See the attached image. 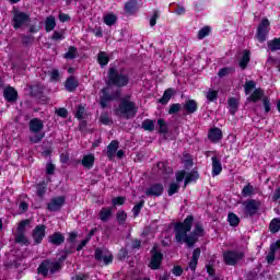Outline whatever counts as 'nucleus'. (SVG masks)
<instances>
[{
    "mask_svg": "<svg viewBox=\"0 0 280 280\" xmlns=\"http://www.w3.org/2000/svg\"><path fill=\"white\" fill-rule=\"evenodd\" d=\"M194 214L187 215L183 222L174 223V233L177 244H186L188 248H194L198 244V237L194 234H187L191 232L194 226Z\"/></svg>",
    "mask_w": 280,
    "mask_h": 280,
    "instance_id": "1",
    "label": "nucleus"
},
{
    "mask_svg": "<svg viewBox=\"0 0 280 280\" xmlns=\"http://www.w3.org/2000/svg\"><path fill=\"white\" fill-rule=\"evenodd\" d=\"M139 107H137V103L132 101V94H126L120 98L117 108L114 109V113L117 117H121L122 119H135L137 117V113Z\"/></svg>",
    "mask_w": 280,
    "mask_h": 280,
    "instance_id": "2",
    "label": "nucleus"
},
{
    "mask_svg": "<svg viewBox=\"0 0 280 280\" xmlns=\"http://www.w3.org/2000/svg\"><path fill=\"white\" fill-rule=\"evenodd\" d=\"M130 84V74L119 70L117 67H109L107 70V86H115V89H126Z\"/></svg>",
    "mask_w": 280,
    "mask_h": 280,
    "instance_id": "3",
    "label": "nucleus"
},
{
    "mask_svg": "<svg viewBox=\"0 0 280 280\" xmlns=\"http://www.w3.org/2000/svg\"><path fill=\"white\" fill-rule=\"evenodd\" d=\"M45 122L40 118H33L28 121L30 132L34 136L28 137L31 143H40L45 139Z\"/></svg>",
    "mask_w": 280,
    "mask_h": 280,
    "instance_id": "4",
    "label": "nucleus"
},
{
    "mask_svg": "<svg viewBox=\"0 0 280 280\" xmlns=\"http://www.w3.org/2000/svg\"><path fill=\"white\" fill-rule=\"evenodd\" d=\"M60 270H62V264H60V261H51V259H44L37 268L38 275L45 278L49 277V273L56 275V272H60Z\"/></svg>",
    "mask_w": 280,
    "mask_h": 280,
    "instance_id": "5",
    "label": "nucleus"
},
{
    "mask_svg": "<svg viewBox=\"0 0 280 280\" xmlns=\"http://www.w3.org/2000/svg\"><path fill=\"white\" fill-rule=\"evenodd\" d=\"M32 224V221L30 219L22 220L19 222L15 233L14 243L21 244L22 246H30L31 242L27 236H25V233L27 231V226Z\"/></svg>",
    "mask_w": 280,
    "mask_h": 280,
    "instance_id": "6",
    "label": "nucleus"
},
{
    "mask_svg": "<svg viewBox=\"0 0 280 280\" xmlns=\"http://www.w3.org/2000/svg\"><path fill=\"white\" fill-rule=\"evenodd\" d=\"M13 18L11 20L13 30H21V27H25L32 23V18L30 14L23 11L13 10Z\"/></svg>",
    "mask_w": 280,
    "mask_h": 280,
    "instance_id": "7",
    "label": "nucleus"
},
{
    "mask_svg": "<svg viewBox=\"0 0 280 280\" xmlns=\"http://www.w3.org/2000/svg\"><path fill=\"white\" fill-rule=\"evenodd\" d=\"M268 34H270V20L262 18L257 26L255 38L258 43H266L268 40Z\"/></svg>",
    "mask_w": 280,
    "mask_h": 280,
    "instance_id": "8",
    "label": "nucleus"
},
{
    "mask_svg": "<svg viewBox=\"0 0 280 280\" xmlns=\"http://www.w3.org/2000/svg\"><path fill=\"white\" fill-rule=\"evenodd\" d=\"M151 253V259L149 261L150 270H161V266L163 265V252L159 250V245H154Z\"/></svg>",
    "mask_w": 280,
    "mask_h": 280,
    "instance_id": "9",
    "label": "nucleus"
},
{
    "mask_svg": "<svg viewBox=\"0 0 280 280\" xmlns=\"http://www.w3.org/2000/svg\"><path fill=\"white\" fill-rule=\"evenodd\" d=\"M244 257V253L237 250L229 249L223 253V261L225 266H237V262L242 261Z\"/></svg>",
    "mask_w": 280,
    "mask_h": 280,
    "instance_id": "10",
    "label": "nucleus"
},
{
    "mask_svg": "<svg viewBox=\"0 0 280 280\" xmlns=\"http://www.w3.org/2000/svg\"><path fill=\"white\" fill-rule=\"evenodd\" d=\"M243 206L245 215L253 218L254 215H257V212L261 207V201L257 199H247L243 202Z\"/></svg>",
    "mask_w": 280,
    "mask_h": 280,
    "instance_id": "11",
    "label": "nucleus"
},
{
    "mask_svg": "<svg viewBox=\"0 0 280 280\" xmlns=\"http://www.w3.org/2000/svg\"><path fill=\"white\" fill-rule=\"evenodd\" d=\"M45 235H47V225L45 224L36 225L32 232L33 246H38L43 244V240H45Z\"/></svg>",
    "mask_w": 280,
    "mask_h": 280,
    "instance_id": "12",
    "label": "nucleus"
},
{
    "mask_svg": "<svg viewBox=\"0 0 280 280\" xmlns=\"http://www.w3.org/2000/svg\"><path fill=\"white\" fill-rule=\"evenodd\" d=\"M67 202V197L65 196H58L52 197L50 201L46 205V209L50 211V213H56L65 207V203Z\"/></svg>",
    "mask_w": 280,
    "mask_h": 280,
    "instance_id": "13",
    "label": "nucleus"
},
{
    "mask_svg": "<svg viewBox=\"0 0 280 280\" xmlns=\"http://www.w3.org/2000/svg\"><path fill=\"white\" fill-rule=\"evenodd\" d=\"M164 191L165 186H163V183H153L145 189L144 194L148 198H161V195L164 194Z\"/></svg>",
    "mask_w": 280,
    "mask_h": 280,
    "instance_id": "14",
    "label": "nucleus"
},
{
    "mask_svg": "<svg viewBox=\"0 0 280 280\" xmlns=\"http://www.w3.org/2000/svg\"><path fill=\"white\" fill-rule=\"evenodd\" d=\"M113 101V94H110V86H104L101 89L100 106L101 108H108V104Z\"/></svg>",
    "mask_w": 280,
    "mask_h": 280,
    "instance_id": "15",
    "label": "nucleus"
},
{
    "mask_svg": "<svg viewBox=\"0 0 280 280\" xmlns=\"http://www.w3.org/2000/svg\"><path fill=\"white\" fill-rule=\"evenodd\" d=\"M3 97L9 104H14L19 100V92L13 86H8L3 90Z\"/></svg>",
    "mask_w": 280,
    "mask_h": 280,
    "instance_id": "16",
    "label": "nucleus"
},
{
    "mask_svg": "<svg viewBox=\"0 0 280 280\" xmlns=\"http://www.w3.org/2000/svg\"><path fill=\"white\" fill-rule=\"evenodd\" d=\"M94 259L96 261H103L105 266H110V264H113V255H104V250L100 247L94 252Z\"/></svg>",
    "mask_w": 280,
    "mask_h": 280,
    "instance_id": "17",
    "label": "nucleus"
},
{
    "mask_svg": "<svg viewBox=\"0 0 280 280\" xmlns=\"http://www.w3.org/2000/svg\"><path fill=\"white\" fill-rule=\"evenodd\" d=\"M224 135L222 133V129L214 127L210 128L208 131V139L211 141V143H218L219 141H222V138Z\"/></svg>",
    "mask_w": 280,
    "mask_h": 280,
    "instance_id": "18",
    "label": "nucleus"
},
{
    "mask_svg": "<svg viewBox=\"0 0 280 280\" xmlns=\"http://www.w3.org/2000/svg\"><path fill=\"white\" fill-rule=\"evenodd\" d=\"M78 86H80V81L74 75L67 78L65 82V89L68 91V93H74Z\"/></svg>",
    "mask_w": 280,
    "mask_h": 280,
    "instance_id": "19",
    "label": "nucleus"
},
{
    "mask_svg": "<svg viewBox=\"0 0 280 280\" xmlns=\"http://www.w3.org/2000/svg\"><path fill=\"white\" fill-rule=\"evenodd\" d=\"M48 243L52 246H62V244H65V234L61 232H54L48 236Z\"/></svg>",
    "mask_w": 280,
    "mask_h": 280,
    "instance_id": "20",
    "label": "nucleus"
},
{
    "mask_svg": "<svg viewBox=\"0 0 280 280\" xmlns=\"http://www.w3.org/2000/svg\"><path fill=\"white\" fill-rule=\"evenodd\" d=\"M265 95L266 92L264 91V89H255L254 92L247 97V102H250L252 104H257V102L261 100L264 101V98L266 97Z\"/></svg>",
    "mask_w": 280,
    "mask_h": 280,
    "instance_id": "21",
    "label": "nucleus"
},
{
    "mask_svg": "<svg viewBox=\"0 0 280 280\" xmlns=\"http://www.w3.org/2000/svg\"><path fill=\"white\" fill-rule=\"evenodd\" d=\"M200 255H202L200 247L195 248L192 252V257L188 264L192 272H196V268H198V260L200 259Z\"/></svg>",
    "mask_w": 280,
    "mask_h": 280,
    "instance_id": "22",
    "label": "nucleus"
},
{
    "mask_svg": "<svg viewBox=\"0 0 280 280\" xmlns=\"http://www.w3.org/2000/svg\"><path fill=\"white\" fill-rule=\"evenodd\" d=\"M174 95H176V90H174V88H168L164 91L162 97L158 100V103L165 106L170 104V100H172Z\"/></svg>",
    "mask_w": 280,
    "mask_h": 280,
    "instance_id": "23",
    "label": "nucleus"
},
{
    "mask_svg": "<svg viewBox=\"0 0 280 280\" xmlns=\"http://www.w3.org/2000/svg\"><path fill=\"white\" fill-rule=\"evenodd\" d=\"M117 150H119V140H112L107 145V158L109 161L115 159V154H117Z\"/></svg>",
    "mask_w": 280,
    "mask_h": 280,
    "instance_id": "24",
    "label": "nucleus"
},
{
    "mask_svg": "<svg viewBox=\"0 0 280 280\" xmlns=\"http://www.w3.org/2000/svg\"><path fill=\"white\" fill-rule=\"evenodd\" d=\"M158 170L163 176H172L174 168L170 166V162H158Z\"/></svg>",
    "mask_w": 280,
    "mask_h": 280,
    "instance_id": "25",
    "label": "nucleus"
},
{
    "mask_svg": "<svg viewBox=\"0 0 280 280\" xmlns=\"http://www.w3.org/2000/svg\"><path fill=\"white\" fill-rule=\"evenodd\" d=\"M184 110H186L187 115H194V113L198 112V102L196 100H187L184 104Z\"/></svg>",
    "mask_w": 280,
    "mask_h": 280,
    "instance_id": "26",
    "label": "nucleus"
},
{
    "mask_svg": "<svg viewBox=\"0 0 280 280\" xmlns=\"http://www.w3.org/2000/svg\"><path fill=\"white\" fill-rule=\"evenodd\" d=\"M126 14H135L139 10V0H129L124 8Z\"/></svg>",
    "mask_w": 280,
    "mask_h": 280,
    "instance_id": "27",
    "label": "nucleus"
},
{
    "mask_svg": "<svg viewBox=\"0 0 280 280\" xmlns=\"http://www.w3.org/2000/svg\"><path fill=\"white\" fill-rule=\"evenodd\" d=\"M212 176H220L222 174V161L218 156H212Z\"/></svg>",
    "mask_w": 280,
    "mask_h": 280,
    "instance_id": "28",
    "label": "nucleus"
},
{
    "mask_svg": "<svg viewBox=\"0 0 280 280\" xmlns=\"http://www.w3.org/2000/svg\"><path fill=\"white\" fill-rule=\"evenodd\" d=\"M198 178H200V173H198V171H191L189 173H186L184 189H187V185H189L190 183H196Z\"/></svg>",
    "mask_w": 280,
    "mask_h": 280,
    "instance_id": "29",
    "label": "nucleus"
},
{
    "mask_svg": "<svg viewBox=\"0 0 280 280\" xmlns=\"http://www.w3.org/2000/svg\"><path fill=\"white\" fill-rule=\"evenodd\" d=\"M81 165L86 170H93V165H95V155L93 154H85L81 161Z\"/></svg>",
    "mask_w": 280,
    "mask_h": 280,
    "instance_id": "30",
    "label": "nucleus"
},
{
    "mask_svg": "<svg viewBox=\"0 0 280 280\" xmlns=\"http://www.w3.org/2000/svg\"><path fill=\"white\" fill-rule=\"evenodd\" d=\"M98 217L102 222H108L113 218V208H102Z\"/></svg>",
    "mask_w": 280,
    "mask_h": 280,
    "instance_id": "31",
    "label": "nucleus"
},
{
    "mask_svg": "<svg viewBox=\"0 0 280 280\" xmlns=\"http://www.w3.org/2000/svg\"><path fill=\"white\" fill-rule=\"evenodd\" d=\"M128 220V213L126 210H118L116 213V221L118 226H126V222Z\"/></svg>",
    "mask_w": 280,
    "mask_h": 280,
    "instance_id": "32",
    "label": "nucleus"
},
{
    "mask_svg": "<svg viewBox=\"0 0 280 280\" xmlns=\"http://www.w3.org/2000/svg\"><path fill=\"white\" fill-rule=\"evenodd\" d=\"M248 62H250V50H244L243 56L238 62V67L244 70L248 67Z\"/></svg>",
    "mask_w": 280,
    "mask_h": 280,
    "instance_id": "33",
    "label": "nucleus"
},
{
    "mask_svg": "<svg viewBox=\"0 0 280 280\" xmlns=\"http://www.w3.org/2000/svg\"><path fill=\"white\" fill-rule=\"evenodd\" d=\"M228 104L230 106V114L235 115L237 110L240 109V102L235 97H230L228 100Z\"/></svg>",
    "mask_w": 280,
    "mask_h": 280,
    "instance_id": "34",
    "label": "nucleus"
},
{
    "mask_svg": "<svg viewBox=\"0 0 280 280\" xmlns=\"http://www.w3.org/2000/svg\"><path fill=\"white\" fill-rule=\"evenodd\" d=\"M54 30H56V18L54 15H50V16L46 18L45 31L54 32Z\"/></svg>",
    "mask_w": 280,
    "mask_h": 280,
    "instance_id": "35",
    "label": "nucleus"
},
{
    "mask_svg": "<svg viewBox=\"0 0 280 280\" xmlns=\"http://www.w3.org/2000/svg\"><path fill=\"white\" fill-rule=\"evenodd\" d=\"M243 198H248L250 196L255 195V186L250 185V183H248L247 185H245L241 191Z\"/></svg>",
    "mask_w": 280,
    "mask_h": 280,
    "instance_id": "36",
    "label": "nucleus"
},
{
    "mask_svg": "<svg viewBox=\"0 0 280 280\" xmlns=\"http://www.w3.org/2000/svg\"><path fill=\"white\" fill-rule=\"evenodd\" d=\"M63 58H66V60H75V58H78V47L70 46L68 51L63 55Z\"/></svg>",
    "mask_w": 280,
    "mask_h": 280,
    "instance_id": "37",
    "label": "nucleus"
},
{
    "mask_svg": "<svg viewBox=\"0 0 280 280\" xmlns=\"http://www.w3.org/2000/svg\"><path fill=\"white\" fill-rule=\"evenodd\" d=\"M45 194H47V183L39 182L36 185V195L38 196V198H45Z\"/></svg>",
    "mask_w": 280,
    "mask_h": 280,
    "instance_id": "38",
    "label": "nucleus"
},
{
    "mask_svg": "<svg viewBox=\"0 0 280 280\" xmlns=\"http://www.w3.org/2000/svg\"><path fill=\"white\" fill-rule=\"evenodd\" d=\"M97 62L104 68L106 65H108V62H110V57H108L105 51H100L97 55Z\"/></svg>",
    "mask_w": 280,
    "mask_h": 280,
    "instance_id": "39",
    "label": "nucleus"
},
{
    "mask_svg": "<svg viewBox=\"0 0 280 280\" xmlns=\"http://www.w3.org/2000/svg\"><path fill=\"white\" fill-rule=\"evenodd\" d=\"M269 51H279L280 50V37H276L267 43Z\"/></svg>",
    "mask_w": 280,
    "mask_h": 280,
    "instance_id": "40",
    "label": "nucleus"
},
{
    "mask_svg": "<svg viewBox=\"0 0 280 280\" xmlns=\"http://www.w3.org/2000/svg\"><path fill=\"white\" fill-rule=\"evenodd\" d=\"M255 89H257V82H255L254 80H249L245 82V85H244L245 95H250V93H253Z\"/></svg>",
    "mask_w": 280,
    "mask_h": 280,
    "instance_id": "41",
    "label": "nucleus"
},
{
    "mask_svg": "<svg viewBox=\"0 0 280 280\" xmlns=\"http://www.w3.org/2000/svg\"><path fill=\"white\" fill-rule=\"evenodd\" d=\"M143 207H145V200H140L138 203H136L132 208V214L133 218H139L141 210L143 209Z\"/></svg>",
    "mask_w": 280,
    "mask_h": 280,
    "instance_id": "42",
    "label": "nucleus"
},
{
    "mask_svg": "<svg viewBox=\"0 0 280 280\" xmlns=\"http://www.w3.org/2000/svg\"><path fill=\"white\" fill-rule=\"evenodd\" d=\"M158 126L160 135H167V132H170V127L167 126V122H165V119L159 118Z\"/></svg>",
    "mask_w": 280,
    "mask_h": 280,
    "instance_id": "43",
    "label": "nucleus"
},
{
    "mask_svg": "<svg viewBox=\"0 0 280 280\" xmlns=\"http://www.w3.org/2000/svg\"><path fill=\"white\" fill-rule=\"evenodd\" d=\"M228 222L230 226H240V217H237V214H235L234 212H230L228 214Z\"/></svg>",
    "mask_w": 280,
    "mask_h": 280,
    "instance_id": "44",
    "label": "nucleus"
},
{
    "mask_svg": "<svg viewBox=\"0 0 280 280\" xmlns=\"http://www.w3.org/2000/svg\"><path fill=\"white\" fill-rule=\"evenodd\" d=\"M103 21L105 25L112 27V25H115V23H117V15H115L114 13H108L104 15Z\"/></svg>",
    "mask_w": 280,
    "mask_h": 280,
    "instance_id": "45",
    "label": "nucleus"
},
{
    "mask_svg": "<svg viewBox=\"0 0 280 280\" xmlns=\"http://www.w3.org/2000/svg\"><path fill=\"white\" fill-rule=\"evenodd\" d=\"M178 191H180V185L176 182H172L168 185L167 195L168 196H174L175 194H178Z\"/></svg>",
    "mask_w": 280,
    "mask_h": 280,
    "instance_id": "46",
    "label": "nucleus"
},
{
    "mask_svg": "<svg viewBox=\"0 0 280 280\" xmlns=\"http://www.w3.org/2000/svg\"><path fill=\"white\" fill-rule=\"evenodd\" d=\"M192 235L198 237H205V228L200 223H196L191 232Z\"/></svg>",
    "mask_w": 280,
    "mask_h": 280,
    "instance_id": "47",
    "label": "nucleus"
},
{
    "mask_svg": "<svg viewBox=\"0 0 280 280\" xmlns=\"http://www.w3.org/2000/svg\"><path fill=\"white\" fill-rule=\"evenodd\" d=\"M142 128L143 130H147L148 132H154V120L147 118L142 121Z\"/></svg>",
    "mask_w": 280,
    "mask_h": 280,
    "instance_id": "48",
    "label": "nucleus"
},
{
    "mask_svg": "<svg viewBox=\"0 0 280 280\" xmlns=\"http://www.w3.org/2000/svg\"><path fill=\"white\" fill-rule=\"evenodd\" d=\"M211 34V27L210 26H203L201 30H199L197 38L199 40H202L207 38Z\"/></svg>",
    "mask_w": 280,
    "mask_h": 280,
    "instance_id": "49",
    "label": "nucleus"
},
{
    "mask_svg": "<svg viewBox=\"0 0 280 280\" xmlns=\"http://www.w3.org/2000/svg\"><path fill=\"white\" fill-rule=\"evenodd\" d=\"M84 113H86V109L83 107L82 104H79L77 107V112L74 113L75 119H79V121H82V119H84Z\"/></svg>",
    "mask_w": 280,
    "mask_h": 280,
    "instance_id": "50",
    "label": "nucleus"
},
{
    "mask_svg": "<svg viewBox=\"0 0 280 280\" xmlns=\"http://www.w3.org/2000/svg\"><path fill=\"white\" fill-rule=\"evenodd\" d=\"M271 233H279L280 231V219H273L269 224Z\"/></svg>",
    "mask_w": 280,
    "mask_h": 280,
    "instance_id": "51",
    "label": "nucleus"
},
{
    "mask_svg": "<svg viewBox=\"0 0 280 280\" xmlns=\"http://www.w3.org/2000/svg\"><path fill=\"white\" fill-rule=\"evenodd\" d=\"M22 45L23 47H30V45H34V35H23Z\"/></svg>",
    "mask_w": 280,
    "mask_h": 280,
    "instance_id": "52",
    "label": "nucleus"
},
{
    "mask_svg": "<svg viewBox=\"0 0 280 280\" xmlns=\"http://www.w3.org/2000/svg\"><path fill=\"white\" fill-rule=\"evenodd\" d=\"M126 203V197L118 196L112 199L113 207H121Z\"/></svg>",
    "mask_w": 280,
    "mask_h": 280,
    "instance_id": "53",
    "label": "nucleus"
},
{
    "mask_svg": "<svg viewBox=\"0 0 280 280\" xmlns=\"http://www.w3.org/2000/svg\"><path fill=\"white\" fill-rule=\"evenodd\" d=\"M262 107L265 109L266 115L272 110V104L270 103V98L268 96H265L262 98Z\"/></svg>",
    "mask_w": 280,
    "mask_h": 280,
    "instance_id": "54",
    "label": "nucleus"
},
{
    "mask_svg": "<svg viewBox=\"0 0 280 280\" xmlns=\"http://www.w3.org/2000/svg\"><path fill=\"white\" fill-rule=\"evenodd\" d=\"M31 95L33 97H43V88H40L39 85H34L31 89Z\"/></svg>",
    "mask_w": 280,
    "mask_h": 280,
    "instance_id": "55",
    "label": "nucleus"
},
{
    "mask_svg": "<svg viewBox=\"0 0 280 280\" xmlns=\"http://www.w3.org/2000/svg\"><path fill=\"white\" fill-rule=\"evenodd\" d=\"M208 102H218V91L209 90L206 94Z\"/></svg>",
    "mask_w": 280,
    "mask_h": 280,
    "instance_id": "56",
    "label": "nucleus"
},
{
    "mask_svg": "<svg viewBox=\"0 0 280 280\" xmlns=\"http://www.w3.org/2000/svg\"><path fill=\"white\" fill-rule=\"evenodd\" d=\"M180 103L171 104L168 108V115H176V113H180Z\"/></svg>",
    "mask_w": 280,
    "mask_h": 280,
    "instance_id": "57",
    "label": "nucleus"
},
{
    "mask_svg": "<svg viewBox=\"0 0 280 280\" xmlns=\"http://www.w3.org/2000/svg\"><path fill=\"white\" fill-rule=\"evenodd\" d=\"M187 177V171L182 170V171H177L175 173V178H176V183H183V180H185V178Z\"/></svg>",
    "mask_w": 280,
    "mask_h": 280,
    "instance_id": "58",
    "label": "nucleus"
},
{
    "mask_svg": "<svg viewBox=\"0 0 280 280\" xmlns=\"http://www.w3.org/2000/svg\"><path fill=\"white\" fill-rule=\"evenodd\" d=\"M122 88H116L114 92H112V97L114 102H121V91Z\"/></svg>",
    "mask_w": 280,
    "mask_h": 280,
    "instance_id": "59",
    "label": "nucleus"
},
{
    "mask_svg": "<svg viewBox=\"0 0 280 280\" xmlns=\"http://www.w3.org/2000/svg\"><path fill=\"white\" fill-rule=\"evenodd\" d=\"M277 257V252L275 249H270L268 255L266 256V261L269 265L275 264V258Z\"/></svg>",
    "mask_w": 280,
    "mask_h": 280,
    "instance_id": "60",
    "label": "nucleus"
},
{
    "mask_svg": "<svg viewBox=\"0 0 280 280\" xmlns=\"http://www.w3.org/2000/svg\"><path fill=\"white\" fill-rule=\"evenodd\" d=\"M56 115L58 117H62V119H67L69 117V110H67L65 107H60L56 109Z\"/></svg>",
    "mask_w": 280,
    "mask_h": 280,
    "instance_id": "61",
    "label": "nucleus"
},
{
    "mask_svg": "<svg viewBox=\"0 0 280 280\" xmlns=\"http://www.w3.org/2000/svg\"><path fill=\"white\" fill-rule=\"evenodd\" d=\"M231 71H233L232 68L224 67L219 70L218 75H219V78H226V75H229L231 73Z\"/></svg>",
    "mask_w": 280,
    "mask_h": 280,
    "instance_id": "62",
    "label": "nucleus"
},
{
    "mask_svg": "<svg viewBox=\"0 0 280 280\" xmlns=\"http://www.w3.org/2000/svg\"><path fill=\"white\" fill-rule=\"evenodd\" d=\"M159 19H161V14L159 13V11H154L153 15L150 19V26L154 27V25H156V21H159Z\"/></svg>",
    "mask_w": 280,
    "mask_h": 280,
    "instance_id": "63",
    "label": "nucleus"
},
{
    "mask_svg": "<svg viewBox=\"0 0 280 280\" xmlns=\"http://www.w3.org/2000/svg\"><path fill=\"white\" fill-rule=\"evenodd\" d=\"M206 270H207L208 277H215V268L213 267V265L211 264L206 265Z\"/></svg>",
    "mask_w": 280,
    "mask_h": 280,
    "instance_id": "64",
    "label": "nucleus"
}]
</instances>
